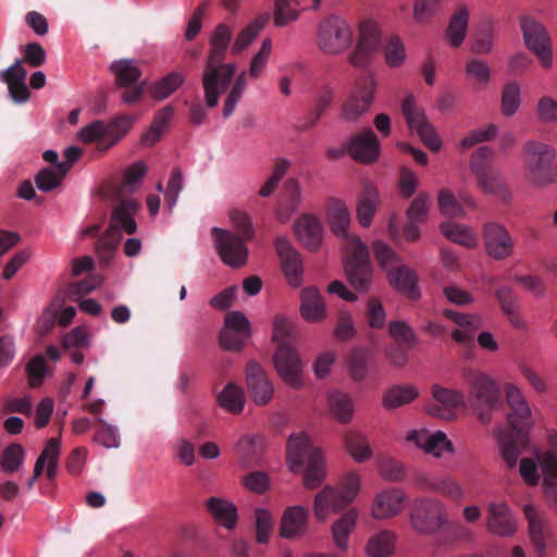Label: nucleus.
I'll return each instance as SVG.
<instances>
[{"label": "nucleus", "instance_id": "obj_54", "mask_svg": "<svg viewBox=\"0 0 557 557\" xmlns=\"http://www.w3.org/2000/svg\"><path fill=\"white\" fill-rule=\"evenodd\" d=\"M491 69L482 60L472 59L466 64V74L478 89L485 88L491 79Z\"/></svg>", "mask_w": 557, "mask_h": 557}, {"label": "nucleus", "instance_id": "obj_33", "mask_svg": "<svg viewBox=\"0 0 557 557\" xmlns=\"http://www.w3.org/2000/svg\"><path fill=\"white\" fill-rule=\"evenodd\" d=\"M357 518V509L351 508L343 513V516L332 524V539L334 545L342 554L349 549V536L356 527Z\"/></svg>", "mask_w": 557, "mask_h": 557}, {"label": "nucleus", "instance_id": "obj_12", "mask_svg": "<svg viewBox=\"0 0 557 557\" xmlns=\"http://www.w3.org/2000/svg\"><path fill=\"white\" fill-rule=\"evenodd\" d=\"M272 51V41L265 38L258 52L252 57L249 72H242L238 74L224 100L223 104V116L228 119L235 111V108L243 97L247 88V75L249 74L252 78H258L263 69L267 65L268 59Z\"/></svg>", "mask_w": 557, "mask_h": 557}, {"label": "nucleus", "instance_id": "obj_25", "mask_svg": "<svg viewBox=\"0 0 557 557\" xmlns=\"http://www.w3.org/2000/svg\"><path fill=\"white\" fill-rule=\"evenodd\" d=\"M347 152L360 162H374L380 154V141L373 129L367 128L352 136L347 145Z\"/></svg>", "mask_w": 557, "mask_h": 557}, {"label": "nucleus", "instance_id": "obj_19", "mask_svg": "<svg viewBox=\"0 0 557 557\" xmlns=\"http://www.w3.org/2000/svg\"><path fill=\"white\" fill-rule=\"evenodd\" d=\"M274 247L280 258L282 271L289 285L298 287L302 283V259L300 253L285 236L274 239Z\"/></svg>", "mask_w": 557, "mask_h": 557}, {"label": "nucleus", "instance_id": "obj_10", "mask_svg": "<svg viewBox=\"0 0 557 557\" xmlns=\"http://www.w3.org/2000/svg\"><path fill=\"white\" fill-rule=\"evenodd\" d=\"M134 117L128 114L115 116L110 123L94 121L83 127L77 136L85 144H97V149L107 150L122 138L133 126Z\"/></svg>", "mask_w": 557, "mask_h": 557}, {"label": "nucleus", "instance_id": "obj_32", "mask_svg": "<svg viewBox=\"0 0 557 557\" xmlns=\"http://www.w3.org/2000/svg\"><path fill=\"white\" fill-rule=\"evenodd\" d=\"M206 508L213 520L226 530H233L236 527L238 515L233 503L213 496L206 502Z\"/></svg>", "mask_w": 557, "mask_h": 557}, {"label": "nucleus", "instance_id": "obj_7", "mask_svg": "<svg viewBox=\"0 0 557 557\" xmlns=\"http://www.w3.org/2000/svg\"><path fill=\"white\" fill-rule=\"evenodd\" d=\"M556 149L543 141L524 144V180L535 187L557 183Z\"/></svg>", "mask_w": 557, "mask_h": 557}, {"label": "nucleus", "instance_id": "obj_13", "mask_svg": "<svg viewBox=\"0 0 557 557\" xmlns=\"http://www.w3.org/2000/svg\"><path fill=\"white\" fill-rule=\"evenodd\" d=\"M110 71L115 76L116 85L124 89L121 95L123 102H138L145 92L146 83H138L141 71L136 62L129 59L117 60L110 65Z\"/></svg>", "mask_w": 557, "mask_h": 557}, {"label": "nucleus", "instance_id": "obj_46", "mask_svg": "<svg viewBox=\"0 0 557 557\" xmlns=\"http://www.w3.org/2000/svg\"><path fill=\"white\" fill-rule=\"evenodd\" d=\"M496 297L499 301L500 308L505 315L508 318L510 323L516 326H521V320L519 315V301L518 297L513 295L512 290L508 286H502L496 290Z\"/></svg>", "mask_w": 557, "mask_h": 557}, {"label": "nucleus", "instance_id": "obj_59", "mask_svg": "<svg viewBox=\"0 0 557 557\" xmlns=\"http://www.w3.org/2000/svg\"><path fill=\"white\" fill-rule=\"evenodd\" d=\"M146 172V164L141 161L134 163L126 170L122 184L117 190V194L121 197L119 201L124 199L122 197L123 194L134 191V185L145 176Z\"/></svg>", "mask_w": 557, "mask_h": 557}, {"label": "nucleus", "instance_id": "obj_21", "mask_svg": "<svg viewBox=\"0 0 557 557\" xmlns=\"http://www.w3.org/2000/svg\"><path fill=\"white\" fill-rule=\"evenodd\" d=\"M469 397L472 404L495 408L500 403V393L496 383L484 373H469Z\"/></svg>", "mask_w": 557, "mask_h": 557}, {"label": "nucleus", "instance_id": "obj_24", "mask_svg": "<svg viewBox=\"0 0 557 557\" xmlns=\"http://www.w3.org/2000/svg\"><path fill=\"white\" fill-rule=\"evenodd\" d=\"M486 529L488 532L508 537L517 531V521L509 507L504 503H491L487 506Z\"/></svg>", "mask_w": 557, "mask_h": 557}, {"label": "nucleus", "instance_id": "obj_57", "mask_svg": "<svg viewBox=\"0 0 557 557\" xmlns=\"http://www.w3.org/2000/svg\"><path fill=\"white\" fill-rule=\"evenodd\" d=\"M373 255L377 263L388 273V270L399 265L400 258L383 240H375L372 245Z\"/></svg>", "mask_w": 557, "mask_h": 557}, {"label": "nucleus", "instance_id": "obj_6", "mask_svg": "<svg viewBox=\"0 0 557 557\" xmlns=\"http://www.w3.org/2000/svg\"><path fill=\"white\" fill-rule=\"evenodd\" d=\"M292 333V322L284 317H276L273 324V341L278 346L274 355V366L285 383L298 388L301 385L302 362L297 351L286 343Z\"/></svg>", "mask_w": 557, "mask_h": 557}, {"label": "nucleus", "instance_id": "obj_63", "mask_svg": "<svg viewBox=\"0 0 557 557\" xmlns=\"http://www.w3.org/2000/svg\"><path fill=\"white\" fill-rule=\"evenodd\" d=\"M535 115L543 124H557V101L549 96L541 97L535 108Z\"/></svg>", "mask_w": 557, "mask_h": 557}, {"label": "nucleus", "instance_id": "obj_45", "mask_svg": "<svg viewBox=\"0 0 557 557\" xmlns=\"http://www.w3.org/2000/svg\"><path fill=\"white\" fill-rule=\"evenodd\" d=\"M185 82V76L180 72H171L149 87V92L154 100L161 101L170 97Z\"/></svg>", "mask_w": 557, "mask_h": 557}, {"label": "nucleus", "instance_id": "obj_42", "mask_svg": "<svg viewBox=\"0 0 557 557\" xmlns=\"http://www.w3.org/2000/svg\"><path fill=\"white\" fill-rule=\"evenodd\" d=\"M418 389L412 385H394L387 388L383 395V407L387 410L405 406L416 399Z\"/></svg>", "mask_w": 557, "mask_h": 557}, {"label": "nucleus", "instance_id": "obj_23", "mask_svg": "<svg viewBox=\"0 0 557 557\" xmlns=\"http://www.w3.org/2000/svg\"><path fill=\"white\" fill-rule=\"evenodd\" d=\"M309 528V510L304 506H289L281 517L280 535L287 540L304 536Z\"/></svg>", "mask_w": 557, "mask_h": 557}, {"label": "nucleus", "instance_id": "obj_31", "mask_svg": "<svg viewBox=\"0 0 557 557\" xmlns=\"http://www.w3.org/2000/svg\"><path fill=\"white\" fill-rule=\"evenodd\" d=\"M407 440L434 457H441L443 451L453 453L454 450L451 442L442 431L434 434H430L428 431H411Z\"/></svg>", "mask_w": 557, "mask_h": 557}, {"label": "nucleus", "instance_id": "obj_28", "mask_svg": "<svg viewBox=\"0 0 557 557\" xmlns=\"http://www.w3.org/2000/svg\"><path fill=\"white\" fill-rule=\"evenodd\" d=\"M484 243L487 253L494 259H504L511 253V237L497 223L491 222L484 226Z\"/></svg>", "mask_w": 557, "mask_h": 557}, {"label": "nucleus", "instance_id": "obj_18", "mask_svg": "<svg viewBox=\"0 0 557 557\" xmlns=\"http://www.w3.org/2000/svg\"><path fill=\"white\" fill-rule=\"evenodd\" d=\"M524 519L529 523V536L536 557H546L552 543V530L544 511L532 505H524Z\"/></svg>", "mask_w": 557, "mask_h": 557}, {"label": "nucleus", "instance_id": "obj_38", "mask_svg": "<svg viewBox=\"0 0 557 557\" xmlns=\"http://www.w3.org/2000/svg\"><path fill=\"white\" fill-rule=\"evenodd\" d=\"M300 312L309 322H317L325 318V306L315 287H306L301 290Z\"/></svg>", "mask_w": 557, "mask_h": 557}, {"label": "nucleus", "instance_id": "obj_61", "mask_svg": "<svg viewBox=\"0 0 557 557\" xmlns=\"http://www.w3.org/2000/svg\"><path fill=\"white\" fill-rule=\"evenodd\" d=\"M333 99H334L333 89L330 86H324L320 90V92L315 99L314 107H313L312 111L310 112V121L306 125H304L302 128L306 129V128H310L311 126H313L320 120V117L322 116L324 111L327 109V107L331 104Z\"/></svg>", "mask_w": 557, "mask_h": 557}, {"label": "nucleus", "instance_id": "obj_44", "mask_svg": "<svg viewBox=\"0 0 557 557\" xmlns=\"http://www.w3.org/2000/svg\"><path fill=\"white\" fill-rule=\"evenodd\" d=\"M245 400L243 388L234 383H228L218 395L220 407L233 414H239L243 411Z\"/></svg>", "mask_w": 557, "mask_h": 557}, {"label": "nucleus", "instance_id": "obj_16", "mask_svg": "<svg viewBox=\"0 0 557 557\" xmlns=\"http://www.w3.org/2000/svg\"><path fill=\"white\" fill-rule=\"evenodd\" d=\"M211 234L218 255L225 264L232 268H242L246 264L248 258L247 239L219 227H213Z\"/></svg>", "mask_w": 557, "mask_h": 557}, {"label": "nucleus", "instance_id": "obj_36", "mask_svg": "<svg viewBox=\"0 0 557 557\" xmlns=\"http://www.w3.org/2000/svg\"><path fill=\"white\" fill-rule=\"evenodd\" d=\"M391 285L397 290L406 294L411 299L420 295L417 286V276L407 265H397L387 273Z\"/></svg>", "mask_w": 557, "mask_h": 557}, {"label": "nucleus", "instance_id": "obj_62", "mask_svg": "<svg viewBox=\"0 0 557 557\" xmlns=\"http://www.w3.org/2000/svg\"><path fill=\"white\" fill-rule=\"evenodd\" d=\"M437 202L441 213L445 216L456 218L465 214L462 206L454 194L446 188L438 191Z\"/></svg>", "mask_w": 557, "mask_h": 557}, {"label": "nucleus", "instance_id": "obj_41", "mask_svg": "<svg viewBox=\"0 0 557 557\" xmlns=\"http://www.w3.org/2000/svg\"><path fill=\"white\" fill-rule=\"evenodd\" d=\"M469 23V11L460 7L450 17L445 36L450 46L458 48L465 40Z\"/></svg>", "mask_w": 557, "mask_h": 557}, {"label": "nucleus", "instance_id": "obj_30", "mask_svg": "<svg viewBox=\"0 0 557 557\" xmlns=\"http://www.w3.org/2000/svg\"><path fill=\"white\" fill-rule=\"evenodd\" d=\"M405 494L397 488L379 493L372 504V516L384 520L397 516L404 507Z\"/></svg>", "mask_w": 557, "mask_h": 557}, {"label": "nucleus", "instance_id": "obj_11", "mask_svg": "<svg viewBox=\"0 0 557 557\" xmlns=\"http://www.w3.org/2000/svg\"><path fill=\"white\" fill-rule=\"evenodd\" d=\"M352 41V29L337 15H330L321 21L317 29V45L326 54L343 53Z\"/></svg>", "mask_w": 557, "mask_h": 557}, {"label": "nucleus", "instance_id": "obj_34", "mask_svg": "<svg viewBox=\"0 0 557 557\" xmlns=\"http://www.w3.org/2000/svg\"><path fill=\"white\" fill-rule=\"evenodd\" d=\"M269 21L270 15L268 13H262L252 18L243 29H240L231 46L232 54H239L246 50L264 29Z\"/></svg>", "mask_w": 557, "mask_h": 557}, {"label": "nucleus", "instance_id": "obj_14", "mask_svg": "<svg viewBox=\"0 0 557 557\" xmlns=\"http://www.w3.org/2000/svg\"><path fill=\"white\" fill-rule=\"evenodd\" d=\"M524 46L535 55L544 70L553 67V40L548 30L540 22L527 16H524Z\"/></svg>", "mask_w": 557, "mask_h": 557}, {"label": "nucleus", "instance_id": "obj_4", "mask_svg": "<svg viewBox=\"0 0 557 557\" xmlns=\"http://www.w3.org/2000/svg\"><path fill=\"white\" fill-rule=\"evenodd\" d=\"M287 461L294 473L304 472V485L309 490L319 487L325 479L322 451L306 433H294L287 441Z\"/></svg>", "mask_w": 557, "mask_h": 557}, {"label": "nucleus", "instance_id": "obj_55", "mask_svg": "<svg viewBox=\"0 0 557 557\" xmlns=\"http://www.w3.org/2000/svg\"><path fill=\"white\" fill-rule=\"evenodd\" d=\"M98 429L94 435V442L106 448H117L121 445L119 431L115 426L98 418Z\"/></svg>", "mask_w": 557, "mask_h": 557}, {"label": "nucleus", "instance_id": "obj_17", "mask_svg": "<svg viewBox=\"0 0 557 557\" xmlns=\"http://www.w3.org/2000/svg\"><path fill=\"white\" fill-rule=\"evenodd\" d=\"M381 46V30L377 24L373 21L362 22L357 45L349 55L350 64L355 67L367 66Z\"/></svg>", "mask_w": 557, "mask_h": 557}, {"label": "nucleus", "instance_id": "obj_58", "mask_svg": "<svg viewBox=\"0 0 557 557\" xmlns=\"http://www.w3.org/2000/svg\"><path fill=\"white\" fill-rule=\"evenodd\" d=\"M368 363V354L363 349L356 348L351 351L348 360V369L355 381H362L366 379L369 371Z\"/></svg>", "mask_w": 557, "mask_h": 557}, {"label": "nucleus", "instance_id": "obj_39", "mask_svg": "<svg viewBox=\"0 0 557 557\" xmlns=\"http://www.w3.org/2000/svg\"><path fill=\"white\" fill-rule=\"evenodd\" d=\"M373 87L360 90L358 95H351L343 104L342 116L347 122H355L361 114L368 111L373 101Z\"/></svg>", "mask_w": 557, "mask_h": 557}, {"label": "nucleus", "instance_id": "obj_60", "mask_svg": "<svg viewBox=\"0 0 557 557\" xmlns=\"http://www.w3.org/2000/svg\"><path fill=\"white\" fill-rule=\"evenodd\" d=\"M65 175L59 172V170L44 168L36 174L35 184L39 190L49 193L59 187Z\"/></svg>", "mask_w": 557, "mask_h": 557}, {"label": "nucleus", "instance_id": "obj_29", "mask_svg": "<svg viewBox=\"0 0 557 557\" xmlns=\"http://www.w3.org/2000/svg\"><path fill=\"white\" fill-rule=\"evenodd\" d=\"M264 442L258 435H243L236 446L235 455L242 468L249 469L261 463Z\"/></svg>", "mask_w": 557, "mask_h": 557}, {"label": "nucleus", "instance_id": "obj_40", "mask_svg": "<svg viewBox=\"0 0 557 557\" xmlns=\"http://www.w3.org/2000/svg\"><path fill=\"white\" fill-rule=\"evenodd\" d=\"M301 202V190L298 182L294 178L285 183V198L277 209L276 216L281 223H286L295 213Z\"/></svg>", "mask_w": 557, "mask_h": 557}, {"label": "nucleus", "instance_id": "obj_56", "mask_svg": "<svg viewBox=\"0 0 557 557\" xmlns=\"http://www.w3.org/2000/svg\"><path fill=\"white\" fill-rule=\"evenodd\" d=\"M25 451L22 445L13 443L9 445L0 457V465L4 472L13 473L23 465Z\"/></svg>", "mask_w": 557, "mask_h": 557}, {"label": "nucleus", "instance_id": "obj_35", "mask_svg": "<svg viewBox=\"0 0 557 557\" xmlns=\"http://www.w3.org/2000/svg\"><path fill=\"white\" fill-rule=\"evenodd\" d=\"M320 0H276L274 22L276 26H284L289 21L298 18L300 10L318 9Z\"/></svg>", "mask_w": 557, "mask_h": 557}, {"label": "nucleus", "instance_id": "obj_5", "mask_svg": "<svg viewBox=\"0 0 557 557\" xmlns=\"http://www.w3.org/2000/svg\"><path fill=\"white\" fill-rule=\"evenodd\" d=\"M139 202L133 198L121 199L114 206L109 227L95 244V249L100 262L109 263L112 260L117 245L121 242L122 231L127 234H134L137 231V223L134 216L139 210Z\"/></svg>", "mask_w": 557, "mask_h": 557}, {"label": "nucleus", "instance_id": "obj_50", "mask_svg": "<svg viewBox=\"0 0 557 557\" xmlns=\"http://www.w3.org/2000/svg\"><path fill=\"white\" fill-rule=\"evenodd\" d=\"M345 445L350 456L358 462H363L372 456L371 447L361 433L355 431L347 432Z\"/></svg>", "mask_w": 557, "mask_h": 557}, {"label": "nucleus", "instance_id": "obj_52", "mask_svg": "<svg viewBox=\"0 0 557 557\" xmlns=\"http://www.w3.org/2000/svg\"><path fill=\"white\" fill-rule=\"evenodd\" d=\"M493 156L494 151L487 146H481L472 153L470 158V170L475 175L476 181L494 170L491 165Z\"/></svg>", "mask_w": 557, "mask_h": 557}, {"label": "nucleus", "instance_id": "obj_51", "mask_svg": "<svg viewBox=\"0 0 557 557\" xmlns=\"http://www.w3.org/2000/svg\"><path fill=\"white\" fill-rule=\"evenodd\" d=\"M494 39L493 25L488 21L480 23L474 30L471 51L478 54H486L492 51Z\"/></svg>", "mask_w": 557, "mask_h": 557}, {"label": "nucleus", "instance_id": "obj_27", "mask_svg": "<svg viewBox=\"0 0 557 557\" xmlns=\"http://www.w3.org/2000/svg\"><path fill=\"white\" fill-rule=\"evenodd\" d=\"M433 398L440 403V405H430L428 412L434 417L453 420L456 418L454 409L463 406L465 397L463 394L454 389L445 388L440 385H433L432 387Z\"/></svg>", "mask_w": 557, "mask_h": 557}, {"label": "nucleus", "instance_id": "obj_47", "mask_svg": "<svg viewBox=\"0 0 557 557\" xmlns=\"http://www.w3.org/2000/svg\"><path fill=\"white\" fill-rule=\"evenodd\" d=\"M478 186L486 194L493 195L503 201L510 199V191L500 176V174L494 169L488 172L484 177L478 181Z\"/></svg>", "mask_w": 557, "mask_h": 557}, {"label": "nucleus", "instance_id": "obj_3", "mask_svg": "<svg viewBox=\"0 0 557 557\" xmlns=\"http://www.w3.org/2000/svg\"><path fill=\"white\" fill-rule=\"evenodd\" d=\"M505 392L510 411L506 413V426L496 432L497 443L507 469L518 467L522 475V395L518 387L509 383L505 385Z\"/></svg>", "mask_w": 557, "mask_h": 557}, {"label": "nucleus", "instance_id": "obj_20", "mask_svg": "<svg viewBox=\"0 0 557 557\" xmlns=\"http://www.w3.org/2000/svg\"><path fill=\"white\" fill-rule=\"evenodd\" d=\"M250 337V324L239 311L226 313L220 344L226 350H239Z\"/></svg>", "mask_w": 557, "mask_h": 557}, {"label": "nucleus", "instance_id": "obj_22", "mask_svg": "<svg viewBox=\"0 0 557 557\" xmlns=\"http://www.w3.org/2000/svg\"><path fill=\"white\" fill-rule=\"evenodd\" d=\"M246 383L248 393L256 405L264 406L272 399L274 387L265 371L255 361L248 362L246 367Z\"/></svg>", "mask_w": 557, "mask_h": 557}, {"label": "nucleus", "instance_id": "obj_48", "mask_svg": "<svg viewBox=\"0 0 557 557\" xmlns=\"http://www.w3.org/2000/svg\"><path fill=\"white\" fill-rule=\"evenodd\" d=\"M441 232L447 239L463 247L472 248L476 245L474 234L466 226L451 222H444L441 224Z\"/></svg>", "mask_w": 557, "mask_h": 557}, {"label": "nucleus", "instance_id": "obj_64", "mask_svg": "<svg viewBox=\"0 0 557 557\" xmlns=\"http://www.w3.org/2000/svg\"><path fill=\"white\" fill-rule=\"evenodd\" d=\"M384 54L385 61L391 67H398L404 63L406 59V51L398 37H389L384 49Z\"/></svg>", "mask_w": 557, "mask_h": 557}, {"label": "nucleus", "instance_id": "obj_2", "mask_svg": "<svg viewBox=\"0 0 557 557\" xmlns=\"http://www.w3.org/2000/svg\"><path fill=\"white\" fill-rule=\"evenodd\" d=\"M232 38V27L221 23L209 39L210 52L202 73L205 100L209 108L218 106L220 95L230 87L236 73L235 63L224 62Z\"/></svg>", "mask_w": 557, "mask_h": 557}, {"label": "nucleus", "instance_id": "obj_53", "mask_svg": "<svg viewBox=\"0 0 557 557\" xmlns=\"http://www.w3.org/2000/svg\"><path fill=\"white\" fill-rule=\"evenodd\" d=\"M274 520L271 512L264 508L255 509V532L256 541L259 544H267L273 532Z\"/></svg>", "mask_w": 557, "mask_h": 557}, {"label": "nucleus", "instance_id": "obj_15", "mask_svg": "<svg viewBox=\"0 0 557 557\" xmlns=\"http://www.w3.org/2000/svg\"><path fill=\"white\" fill-rule=\"evenodd\" d=\"M401 112L411 132H416L423 144L433 151L440 150L442 140L433 125L429 122L424 110L417 104L412 95H408L401 102Z\"/></svg>", "mask_w": 557, "mask_h": 557}, {"label": "nucleus", "instance_id": "obj_1", "mask_svg": "<svg viewBox=\"0 0 557 557\" xmlns=\"http://www.w3.org/2000/svg\"><path fill=\"white\" fill-rule=\"evenodd\" d=\"M327 222L332 232L344 239L345 271L349 284L358 292L368 290L372 273L369 250L358 236L348 233L350 213L342 200L332 199L329 202Z\"/></svg>", "mask_w": 557, "mask_h": 557}, {"label": "nucleus", "instance_id": "obj_43", "mask_svg": "<svg viewBox=\"0 0 557 557\" xmlns=\"http://www.w3.org/2000/svg\"><path fill=\"white\" fill-rule=\"evenodd\" d=\"M394 549L395 535L387 530L373 534L366 545V553L369 557H389Z\"/></svg>", "mask_w": 557, "mask_h": 557}, {"label": "nucleus", "instance_id": "obj_26", "mask_svg": "<svg viewBox=\"0 0 557 557\" xmlns=\"http://www.w3.org/2000/svg\"><path fill=\"white\" fill-rule=\"evenodd\" d=\"M294 234L306 249L317 251L322 244L323 225L314 215L302 214L295 221Z\"/></svg>", "mask_w": 557, "mask_h": 557}, {"label": "nucleus", "instance_id": "obj_8", "mask_svg": "<svg viewBox=\"0 0 557 557\" xmlns=\"http://www.w3.org/2000/svg\"><path fill=\"white\" fill-rule=\"evenodd\" d=\"M360 490V478L356 473H348L341 486L335 488L326 485L313 499V513L318 521H324L330 510L339 511L352 503Z\"/></svg>", "mask_w": 557, "mask_h": 557}, {"label": "nucleus", "instance_id": "obj_37", "mask_svg": "<svg viewBox=\"0 0 557 557\" xmlns=\"http://www.w3.org/2000/svg\"><path fill=\"white\" fill-rule=\"evenodd\" d=\"M379 201L376 187L369 182L364 183L357 205V219L362 226L368 227L371 224Z\"/></svg>", "mask_w": 557, "mask_h": 557}, {"label": "nucleus", "instance_id": "obj_9", "mask_svg": "<svg viewBox=\"0 0 557 557\" xmlns=\"http://www.w3.org/2000/svg\"><path fill=\"white\" fill-rule=\"evenodd\" d=\"M447 516L446 506L440 499L419 497L410 506L409 524L420 535H434L447 525Z\"/></svg>", "mask_w": 557, "mask_h": 557}, {"label": "nucleus", "instance_id": "obj_49", "mask_svg": "<svg viewBox=\"0 0 557 557\" xmlns=\"http://www.w3.org/2000/svg\"><path fill=\"white\" fill-rule=\"evenodd\" d=\"M329 405L333 416L342 423H347L352 418L354 406L351 398L342 392H333L329 395Z\"/></svg>", "mask_w": 557, "mask_h": 557}]
</instances>
